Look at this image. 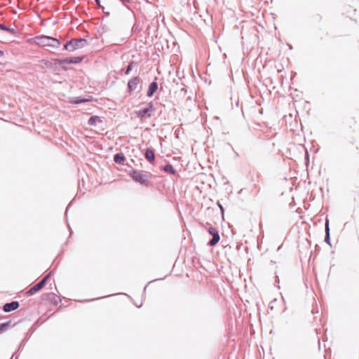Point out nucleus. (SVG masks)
<instances>
[{"mask_svg": "<svg viewBox=\"0 0 359 359\" xmlns=\"http://www.w3.org/2000/svg\"><path fill=\"white\" fill-rule=\"evenodd\" d=\"M32 41L41 47L57 48L60 46V42L58 39L47 36H36Z\"/></svg>", "mask_w": 359, "mask_h": 359, "instance_id": "1", "label": "nucleus"}, {"mask_svg": "<svg viewBox=\"0 0 359 359\" xmlns=\"http://www.w3.org/2000/svg\"><path fill=\"white\" fill-rule=\"evenodd\" d=\"M86 44L85 39H73L67 43L64 48L68 51H74L76 49L82 48Z\"/></svg>", "mask_w": 359, "mask_h": 359, "instance_id": "2", "label": "nucleus"}, {"mask_svg": "<svg viewBox=\"0 0 359 359\" xmlns=\"http://www.w3.org/2000/svg\"><path fill=\"white\" fill-rule=\"evenodd\" d=\"M129 175L135 182H139L142 184H147V175H145L144 174L136 170H132L130 172Z\"/></svg>", "mask_w": 359, "mask_h": 359, "instance_id": "3", "label": "nucleus"}, {"mask_svg": "<svg viewBox=\"0 0 359 359\" xmlns=\"http://www.w3.org/2000/svg\"><path fill=\"white\" fill-rule=\"evenodd\" d=\"M153 111V104L151 102L147 104V107L142 109H140L136 111V114L139 118L144 119L151 116V112Z\"/></svg>", "mask_w": 359, "mask_h": 359, "instance_id": "4", "label": "nucleus"}, {"mask_svg": "<svg viewBox=\"0 0 359 359\" xmlns=\"http://www.w3.org/2000/svg\"><path fill=\"white\" fill-rule=\"evenodd\" d=\"M140 79L139 77L135 76L131 79L128 83V90L131 95L137 88L140 85Z\"/></svg>", "mask_w": 359, "mask_h": 359, "instance_id": "5", "label": "nucleus"}, {"mask_svg": "<svg viewBox=\"0 0 359 359\" xmlns=\"http://www.w3.org/2000/svg\"><path fill=\"white\" fill-rule=\"evenodd\" d=\"M208 232L210 235L212 236V239L209 242V245L214 246L219 241L220 237L219 232L215 228L212 226L209 227Z\"/></svg>", "mask_w": 359, "mask_h": 359, "instance_id": "6", "label": "nucleus"}, {"mask_svg": "<svg viewBox=\"0 0 359 359\" xmlns=\"http://www.w3.org/2000/svg\"><path fill=\"white\" fill-rule=\"evenodd\" d=\"M49 275H47L45 276L39 283L35 285L34 287H32L27 292V294L29 295H32L35 292H38L39 290H41L43 286L45 285V283L48 278Z\"/></svg>", "mask_w": 359, "mask_h": 359, "instance_id": "7", "label": "nucleus"}, {"mask_svg": "<svg viewBox=\"0 0 359 359\" xmlns=\"http://www.w3.org/2000/svg\"><path fill=\"white\" fill-rule=\"evenodd\" d=\"M19 307V303L18 302H13L11 303L6 304L4 306V311L5 312H11L17 309Z\"/></svg>", "mask_w": 359, "mask_h": 359, "instance_id": "8", "label": "nucleus"}, {"mask_svg": "<svg viewBox=\"0 0 359 359\" xmlns=\"http://www.w3.org/2000/svg\"><path fill=\"white\" fill-rule=\"evenodd\" d=\"M83 60V57H72V58H66V59H64V60H60V63L62 64V63H74V64H76V63H79L81 62L82 60Z\"/></svg>", "mask_w": 359, "mask_h": 359, "instance_id": "9", "label": "nucleus"}, {"mask_svg": "<svg viewBox=\"0 0 359 359\" xmlns=\"http://www.w3.org/2000/svg\"><path fill=\"white\" fill-rule=\"evenodd\" d=\"M158 89V84L156 82H152L149 84V89L147 90V96L151 97L154 93Z\"/></svg>", "mask_w": 359, "mask_h": 359, "instance_id": "10", "label": "nucleus"}, {"mask_svg": "<svg viewBox=\"0 0 359 359\" xmlns=\"http://www.w3.org/2000/svg\"><path fill=\"white\" fill-rule=\"evenodd\" d=\"M102 123V120L98 116H93L88 120V124L90 126H96L97 123Z\"/></svg>", "mask_w": 359, "mask_h": 359, "instance_id": "11", "label": "nucleus"}, {"mask_svg": "<svg viewBox=\"0 0 359 359\" xmlns=\"http://www.w3.org/2000/svg\"><path fill=\"white\" fill-rule=\"evenodd\" d=\"M114 160L117 163L123 164L124 161L126 160V158H125V156L122 153H118L114 156Z\"/></svg>", "mask_w": 359, "mask_h": 359, "instance_id": "12", "label": "nucleus"}, {"mask_svg": "<svg viewBox=\"0 0 359 359\" xmlns=\"http://www.w3.org/2000/svg\"><path fill=\"white\" fill-rule=\"evenodd\" d=\"M145 157L148 161H149L151 162L153 161L155 158L154 152L152 150L148 149L146 151Z\"/></svg>", "mask_w": 359, "mask_h": 359, "instance_id": "13", "label": "nucleus"}, {"mask_svg": "<svg viewBox=\"0 0 359 359\" xmlns=\"http://www.w3.org/2000/svg\"><path fill=\"white\" fill-rule=\"evenodd\" d=\"M163 170H164V171H165L167 172H170L172 174L175 173V169L173 168L172 165L170 164H168V165H166L165 166H164Z\"/></svg>", "mask_w": 359, "mask_h": 359, "instance_id": "14", "label": "nucleus"}, {"mask_svg": "<svg viewBox=\"0 0 359 359\" xmlns=\"http://www.w3.org/2000/svg\"><path fill=\"white\" fill-rule=\"evenodd\" d=\"M0 29L6 30V31H8V32H11V33H13L14 32V29L8 28V27L3 25L2 24H0Z\"/></svg>", "mask_w": 359, "mask_h": 359, "instance_id": "15", "label": "nucleus"}, {"mask_svg": "<svg viewBox=\"0 0 359 359\" xmlns=\"http://www.w3.org/2000/svg\"><path fill=\"white\" fill-rule=\"evenodd\" d=\"M132 68H133V62H132V63H130V64L128 66V67H127V69H126V72H125V73H126V74H128L130 73V72L132 70Z\"/></svg>", "mask_w": 359, "mask_h": 359, "instance_id": "16", "label": "nucleus"}, {"mask_svg": "<svg viewBox=\"0 0 359 359\" xmlns=\"http://www.w3.org/2000/svg\"><path fill=\"white\" fill-rule=\"evenodd\" d=\"M325 230H326L327 234L328 235L329 234V222H328V220H327L326 223H325Z\"/></svg>", "mask_w": 359, "mask_h": 359, "instance_id": "17", "label": "nucleus"}, {"mask_svg": "<svg viewBox=\"0 0 359 359\" xmlns=\"http://www.w3.org/2000/svg\"><path fill=\"white\" fill-rule=\"evenodd\" d=\"M6 325V324H2L0 325V331Z\"/></svg>", "mask_w": 359, "mask_h": 359, "instance_id": "18", "label": "nucleus"}, {"mask_svg": "<svg viewBox=\"0 0 359 359\" xmlns=\"http://www.w3.org/2000/svg\"><path fill=\"white\" fill-rule=\"evenodd\" d=\"M123 4L129 2V0H120Z\"/></svg>", "mask_w": 359, "mask_h": 359, "instance_id": "19", "label": "nucleus"}, {"mask_svg": "<svg viewBox=\"0 0 359 359\" xmlns=\"http://www.w3.org/2000/svg\"><path fill=\"white\" fill-rule=\"evenodd\" d=\"M3 55H4V53L1 50H0V57H2Z\"/></svg>", "mask_w": 359, "mask_h": 359, "instance_id": "20", "label": "nucleus"}, {"mask_svg": "<svg viewBox=\"0 0 359 359\" xmlns=\"http://www.w3.org/2000/svg\"><path fill=\"white\" fill-rule=\"evenodd\" d=\"M97 4L100 6V0H95Z\"/></svg>", "mask_w": 359, "mask_h": 359, "instance_id": "21", "label": "nucleus"}]
</instances>
